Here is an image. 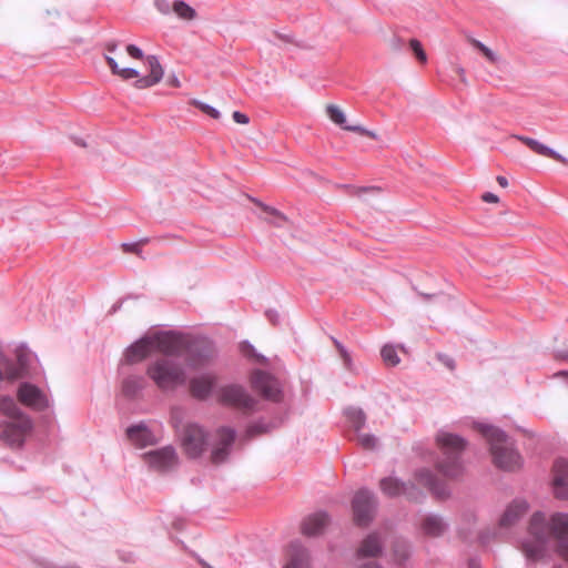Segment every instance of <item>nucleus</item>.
I'll return each instance as SVG.
<instances>
[{
    "label": "nucleus",
    "instance_id": "f257e3e1",
    "mask_svg": "<svg viewBox=\"0 0 568 568\" xmlns=\"http://www.w3.org/2000/svg\"><path fill=\"white\" fill-rule=\"evenodd\" d=\"M552 537L557 541V552L568 561V515L555 514L546 520L541 513L531 516L529 539L521 544V551L529 560H538L545 554L547 540Z\"/></svg>",
    "mask_w": 568,
    "mask_h": 568
},
{
    "label": "nucleus",
    "instance_id": "f03ea898",
    "mask_svg": "<svg viewBox=\"0 0 568 568\" xmlns=\"http://www.w3.org/2000/svg\"><path fill=\"white\" fill-rule=\"evenodd\" d=\"M126 52L133 59L143 60L149 69V73L143 75L135 68H122L112 57L106 55V63L113 74L118 75L123 81L135 79L134 87L139 90L151 88L162 80L164 70L155 55L144 57L143 51L134 44L126 45Z\"/></svg>",
    "mask_w": 568,
    "mask_h": 568
},
{
    "label": "nucleus",
    "instance_id": "7ed1b4c3",
    "mask_svg": "<svg viewBox=\"0 0 568 568\" xmlns=\"http://www.w3.org/2000/svg\"><path fill=\"white\" fill-rule=\"evenodd\" d=\"M477 430L488 442L493 462L496 467L508 471H513L521 467L523 458L514 448V444L504 432L485 424L477 425Z\"/></svg>",
    "mask_w": 568,
    "mask_h": 568
},
{
    "label": "nucleus",
    "instance_id": "20e7f679",
    "mask_svg": "<svg viewBox=\"0 0 568 568\" xmlns=\"http://www.w3.org/2000/svg\"><path fill=\"white\" fill-rule=\"evenodd\" d=\"M436 443L443 459L437 463L438 471L447 478H456L463 471L460 455L466 447V442L458 435L440 432L436 436Z\"/></svg>",
    "mask_w": 568,
    "mask_h": 568
},
{
    "label": "nucleus",
    "instance_id": "39448f33",
    "mask_svg": "<svg viewBox=\"0 0 568 568\" xmlns=\"http://www.w3.org/2000/svg\"><path fill=\"white\" fill-rule=\"evenodd\" d=\"M146 374L163 390L174 389L185 382L182 367L169 358H159L150 364Z\"/></svg>",
    "mask_w": 568,
    "mask_h": 568
},
{
    "label": "nucleus",
    "instance_id": "423d86ee",
    "mask_svg": "<svg viewBox=\"0 0 568 568\" xmlns=\"http://www.w3.org/2000/svg\"><path fill=\"white\" fill-rule=\"evenodd\" d=\"M181 446L190 458L200 457L207 447V433L197 424H186L181 434Z\"/></svg>",
    "mask_w": 568,
    "mask_h": 568
},
{
    "label": "nucleus",
    "instance_id": "0eeeda50",
    "mask_svg": "<svg viewBox=\"0 0 568 568\" xmlns=\"http://www.w3.org/2000/svg\"><path fill=\"white\" fill-rule=\"evenodd\" d=\"M376 500L368 490H359L353 498L352 509L354 521L358 526L368 525L375 513Z\"/></svg>",
    "mask_w": 568,
    "mask_h": 568
},
{
    "label": "nucleus",
    "instance_id": "6e6552de",
    "mask_svg": "<svg viewBox=\"0 0 568 568\" xmlns=\"http://www.w3.org/2000/svg\"><path fill=\"white\" fill-rule=\"evenodd\" d=\"M32 428L29 417H20L2 424L1 439L10 447H21Z\"/></svg>",
    "mask_w": 568,
    "mask_h": 568
},
{
    "label": "nucleus",
    "instance_id": "1a4fd4ad",
    "mask_svg": "<svg viewBox=\"0 0 568 568\" xmlns=\"http://www.w3.org/2000/svg\"><path fill=\"white\" fill-rule=\"evenodd\" d=\"M217 400L226 406L239 409H251L254 406L253 398L239 385H227L216 392Z\"/></svg>",
    "mask_w": 568,
    "mask_h": 568
},
{
    "label": "nucleus",
    "instance_id": "9d476101",
    "mask_svg": "<svg viewBox=\"0 0 568 568\" xmlns=\"http://www.w3.org/2000/svg\"><path fill=\"white\" fill-rule=\"evenodd\" d=\"M252 387L264 398L278 402L282 398V390L277 379L270 374L255 371L251 377Z\"/></svg>",
    "mask_w": 568,
    "mask_h": 568
},
{
    "label": "nucleus",
    "instance_id": "9b49d317",
    "mask_svg": "<svg viewBox=\"0 0 568 568\" xmlns=\"http://www.w3.org/2000/svg\"><path fill=\"white\" fill-rule=\"evenodd\" d=\"M143 460L154 470L165 471L178 465L179 457L173 447L166 446L143 455Z\"/></svg>",
    "mask_w": 568,
    "mask_h": 568
},
{
    "label": "nucleus",
    "instance_id": "f8f14e48",
    "mask_svg": "<svg viewBox=\"0 0 568 568\" xmlns=\"http://www.w3.org/2000/svg\"><path fill=\"white\" fill-rule=\"evenodd\" d=\"M154 352L166 356H175L183 353L186 347V341L174 333H158L152 335Z\"/></svg>",
    "mask_w": 568,
    "mask_h": 568
},
{
    "label": "nucleus",
    "instance_id": "ddd939ff",
    "mask_svg": "<svg viewBox=\"0 0 568 568\" xmlns=\"http://www.w3.org/2000/svg\"><path fill=\"white\" fill-rule=\"evenodd\" d=\"M235 433L229 427H221L216 430V443L211 453L213 464L223 463L229 455L230 447L234 443Z\"/></svg>",
    "mask_w": 568,
    "mask_h": 568
},
{
    "label": "nucleus",
    "instance_id": "4468645a",
    "mask_svg": "<svg viewBox=\"0 0 568 568\" xmlns=\"http://www.w3.org/2000/svg\"><path fill=\"white\" fill-rule=\"evenodd\" d=\"M552 493L557 499H568V462L559 459L552 467Z\"/></svg>",
    "mask_w": 568,
    "mask_h": 568
},
{
    "label": "nucleus",
    "instance_id": "2eb2a0df",
    "mask_svg": "<svg viewBox=\"0 0 568 568\" xmlns=\"http://www.w3.org/2000/svg\"><path fill=\"white\" fill-rule=\"evenodd\" d=\"M19 400L29 407L41 410L48 406V400L41 390L30 384H22L18 390Z\"/></svg>",
    "mask_w": 568,
    "mask_h": 568
},
{
    "label": "nucleus",
    "instance_id": "dca6fc26",
    "mask_svg": "<svg viewBox=\"0 0 568 568\" xmlns=\"http://www.w3.org/2000/svg\"><path fill=\"white\" fill-rule=\"evenodd\" d=\"M154 353L152 335L142 337L140 341L130 346L125 352L128 363H139Z\"/></svg>",
    "mask_w": 568,
    "mask_h": 568
},
{
    "label": "nucleus",
    "instance_id": "f3484780",
    "mask_svg": "<svg viewBox=\"0 0 568 568\" xmlns=\"http://www.w3.org/2000/svg\"><path fill=\"white\" fill-rule=\"evenodd\" d=\"M216 385V377L211 374L202 375L191 379L190 392L197 399H205Z\"/></svg>",
    "mask_w": 568,
    "mask_h": 568
},
{
    "label": "nucleus",
    "instance_id": "a211bd4d",
    "mask_svg": "<svg viewBox=\"0 0 568 568\" xmlns=\"http://www.w3.org/2000/svg\"><path fill=\"white\" fill-rule=\"evenodd\" d=\"M528 511V504L525 500H514L500 517L499 525L508 528L515 525Z\"/></svg>",
    "mask_w": 568,
    "mask_h": 568
},
{
    "label": "nucleus",
    "instance_id": "6ab92c4d",
    "mask_svg": "<svg viewBox=\"0 0 568 568\" xmlns=\"http://www.w3.org/2000/svg\"><path fill=\"white\" fill-rule=\"evenodd\" d=\"M514 138H516L518 141L523 142L531 151H534L535 153H537L539 155L550 158V159L558 161L565 165L568 164V160L566 158H564L561 154L557 153L556 151L551 150L550 148H548L547 145L540 143L539 141H537L535 139L524 136V135H514Z\"/></svg>",
    "mask_w": 568,
    "mask_h": 568
},
{
    "label": "nucleus",
    "instance_id": "aec40b11",
    "mask_svg": "<svg viewBox=\"0 0 568 568\" xmlns=\"http://www.w3.org/2000/svg\"><path fill=\"white\" fill-rule=\"evenodd\" d=\"M328 524V517L324 513H317L306 517L301 524V531L307 537H313L322 534L326 525Z\"/></svg>",
    "mask_w": 568,
    "mask_h": 568
},
{
    "label": "nucleus",
    "instance_id": "412c9836",
    "mask_svg": "<svg viewBox=\"0 0 568 568\" xmlns=\"http://www.w3.org/2000/svg\"><path fill=\"white\" fill-rule=\"evenodd\" d=\"M326 113L328 118L337 125L342 126L344 130L351 131V132H358L361 134H365L369 138L375 139L376 135L373 132H369L362 126L358 125H346V116L342 109H339L337 105L328 104L326 106Z\"/></svg>",
    "mask_w": 568,
    "mask_h": 568
},
{
    "label": "nucleus",
    "instance_id": "4be33fe9",
    "mask_svg": "<svg viewBox=\"0 0 568 568\" xmlns=\"http://www.w3.org/2000/svg\"><path fill=\"white\" fill-rule=\"evenodd\" d=\"M447 529V525L444 520L436 516L429 515L423 518L420 521V531L424 536L437 538L440 537Z\"/></svg>",
    "mask_w": 568,
    "mask_h": 568
},
{
    "label": "nucleus",
    "instance_id": "5701e85b",
    "mask_svg": "<svg viewBox=\"0 0 568 568\" xmlns=\"http://www.w3.org/2000/svg\"><path fill=\"white\" fill-rule=\"evenodd\" d=\"M382 554V544L377 535L372 534L367 536L361 544L357 550V557L362 560L376 558Z\"/></svg>",
    "mask_w": 568,
    "mask_h": 568
},
{
    "label": "nucleus",
    "instance_id": "b1692460",
    "mask_svg": "<svg viewBox=\"0 0 568 568\" xmlns=\"http://www.w3.org/2000/svg\"><path fill=\"white\" fill-rule=\"evenodd\" d=\"M285 568H310L307 551L297 544H292L288 549V560Z\"/></svg>",
    "mask_w": 568,
    "mask_h": 568
},
{
    "label": "nucleus",
    "instance_id": "393cba45",
    "mask_svg": "<svg viewBox=\"0 0 568 568\" xmlns=\"http://www.w3.org/2000/svg\"><path fill=\"white\" fill-rule=\"evenodd\" d=\"M344 416L346 417L348 427L351 428V430L353 432L354 435L364 430L367 417H366L365 412L362 408L347 407L344 410Z\"/></svg>",
    "mask_w": 568,
    "mask_h": 568
},
{
    "label": "nucleus",
    "instance_id": "a878e982",
    "mask_svg": "<svg viewBox=\"0 0 568 568\" xmlns=\"http://www.w3.org/2000/svg\"><path fill=\"white\" fill-rule=\"evenodd\" d=\"M379 486L382 491L389 497L407 495L408 497L414 498L413 494L408 490V486L396 478H384L381 480Z\"/></svg>",
    "mask_w": 568,
    "mask_h": 568
},
{
    "label": "nucleus",
    "instance_id": "bb28decb",
    "mask_svg": "<svg viewBox=\"0 0 568 568\" xmlns=\"http://www.w3.org/2000/svg\"><path fill=\"white\" fill-rule=\"evenodd\" d=\"M126 436L132 444L139 447H144L153 442L152 434L143 425L129 427L126 429Z\"/></svg>",
    "mask_w": 568,
    "mask_h": 568
},
{
    "label": "nucleus",
    "instance_id": "cd10ccee",
    "mask_svg": "<svg viewBox=\"0 0 568 568\" xmlns=\"http://www.w3.org/2000/svg\"><path fill=\"white\" fill-rule=\"evenodd\" d=\"M143 385L144 381L142 377H128L122 383V393L126 397H133L143 388Z\"/></svg>",
    "mask_w": 568,
    "mask_h": 568
},
{
    "label": "nucleus",
    "instance_id": "c85d7f7f",
    "mask_svg": "<svg viewBox=\"0 0 568 568\" xmlns=\"http://www.w3.org/2000/svg\"><path fill=\"white\" fill-rule=\"evenodd\" d=\"M352 440L365 450H373L378 445V438L371 433H365L364 430L353 435Z\"/></svg>",
    "mask_w": 568,
    "mask_h": 568
},
{
    "label": "nucleus",
    "instance_id": "c756f323",
    "mask_svg": "<svg viewBox=\"0 0 568 568\" xmlns=\"http://www.w3.org/2000/svg\"><path fill=\"white\" fill-rule=\"evenodd\" d=\"M0 410L10 418V420L19 419L20 417H28L23 414L13 399L2 398L0 400Z\"/></svg>",
    "mask_w": 568,
    "mask_h": 568
},
{
    "label": "nucleus",
    "instance_id": "7c9ffc66",
    "mask_svg": "<svg viewBox=\"0 0 568 568\" xmlns=\"http://www.w3.org/2000/svg\"><path fill=\"white\" fill-rule=\"evenodd\" d=\"M174 13L186 21H192L196 18V11L182 0H176L172 4Z\"/></svg>",
    "mask_w": 568,
    "mask_h": 568
},
{
    "label": "nucleus",
    "instance_id": "2f4dec72",
    "mask_svg": "<svg viewBox=\"0 0 568 568\" xmlns=\"http://www.w3.org/2000/svg\"><path fill=\"white\" fill-rule=\"evenodd\" d=\"M258 206L270 215L267 219V222L275 225V226H282L283 223L286 221V217L278 212L276 209L264 205L262 203H258Z\"/></svg>",
    "mask_w": 568,
    "mask_h": 568
},
{
    "label": "nucleus",
    "instance_id": "473e14b6",
    "mask_svg": "<svg viewBox=\"0 0 568 568\" xmlns=\"http://www.w3.org/2000/svg\"><path fill=\"white\" fill-rule=\"evenodd\" d=\"M382 358L387 366L399 364V357L394 346L385 345L381 351Z\"/></svg>",
    "mask_w": 568,
    "mask_h": 568
},
{
    "label": "nucleus",
    "instance_id": "72a5a7b5",
    "mask_svg": "<svg viewBox=\"0 0 568 568\" xmlns=\"http://www.w3.org/2000/svg\"><path fill=\"white\" fill-rule=\"evenodd\" d=\"M409 48L412 49L414 55L420 62L422 64H426L427 62V54L420 43L417 39H410L409 40Z\"/></svg>",
    "mask_w": 568,
    "mask_h": 568
},
{
    "label": "nucleus",
    "instance_id": "f704fd0d",
    "mask_svg": "<svg viewBox=\"0 0 568 568\" xmlns=\"http://www.w3.org/2000/svg\"><path fill=\"white\" fill-rule=\"evenodd\" d=\"M470 43L474 48H476L477 50H479L483 55L491 63H496L498 58H497V54L490 50L488 47H486L484 43H481L480 41L476 40V39H471L470 40Z\"/></svg>",
    "mask_w": 568,
    "mask_h": 568
},
{
    "label": "nucleus",
    "instance_id": "c9c22d12",
    "mask_svg": "<svg viewBox=\"0 0 568 568\" xmlns=\"http://www.w3.org/2000/svg\"><path fill=\"white\" fill-rule=\"evenodd\" d=\"M416 480L419 485H423L432 490L435 489V480L429 470H422L417 473Z\"/></svg>",
    "mask_w": 568,
    "mask_h": 568
},
{
    "label": "nucleus",
    "instance_id": "e433bc0d",
    "mask_svg": "<svg viewBox=\"0 0 568 568\" xmlns=\"http://www.w3.org/2000/svg\"><path fill=\"white\" fill-rule=\"evenodd\" d=\"M409 548L406 544L402 542L395 546L394 555L398 564H403L409 558Z\"/></svg>",
    "mask_w": 568,
    "mask_h": 568
},
{
    "label": "nucleus",
    "instance_id": "4c0bfd02",
    "mask_svg": "<svg viewBox=\"0 0 568 568\" xmlns=\"http://www.w3.org/2000/svg\"><path fill=\"white\" fill-rule=\"evenodd\" d=\"M22 365L7 364L4 368V375L8 379L13 381L22 376Z\"/></svg>",
    "mask_w": 568,
    "mask_h": 568
},
{
    "label": "nucleus",
    "instance_id": "58836bf2",
    "mask_svg": "<svg viewBox=\"0 0 568 568\" xmlns=\"http://www.w3.org/2000/svg\"><path fill=\"white\" fill-rule=\"evenodd\" d=\"M146 243H149V239H143L135 243H124V244H122V248L125 253L140 254L141 247L143 245H145Z\"/></svg>",
    "mask_w": 568,
    "mask_h": 568
},
{
    "label": "nucleus",
    "instance_id": "ea45409f",
    "mask_svg": "<svg viewBox=\"0 0 568 568\" xmlns=\"http://www.w3.org/2000/svg\"><path fill=\"white\" fill-rule=\"evenodd\" d=\"M195 105L202 112H204L205 114L210 115L213 119H219L220 115H221L220 112L216 109H214L213 106H211L209 104H205V103H202V102H195Z\"/></svg>",
    "mask_w": 568,
    "mask_h": 568
},
{
    "label": "nucleus",
    "instance_id": "a19ab883",
    "mask_svg": "<svg viewBox=\"0 0 568 568\" xmlns=\"http://www.w3.org/2000/svg\"><path fill=\"white\" fill-rule=\"evenodd\" d=\"M335 344H336V347L338 349L341 357L343 358L345 366L347 368H349L351 367V356H349L348 352L338 342H335Z\"/></svg>",
    "mask_w": 568,
    "mask_h": 568
},
{
    "label": "nucleus",
    "instance_id": "79ce46f5",
    "mask_svg": "<svg viewBox=\"0 0 568 568\" xmlns=\"http://www.w3.org/2000/svg\"><path fill=\"white\" fill-rule=\"evenodd\" d=\"M438 361H440L449 371L455 369V362L452 357L445 354H437Z\"/></svg>",
    "mask_w": 568,
    "mask_h": 568
},
{
    "label": "nucleus",
    "instance_id": "37998d69",
    "mask_svg": "<svg viewBox=\"0 0 568 568\" xmlns=\"http://www.w3.org/2000/svg\"><path fill=\"white\" fill-rule=\"evenodd\" d=\"M232 118L239 124H247L250 121L248 116L240 111H234Z\"/></svg>",
    "mask_w": 568,
    "mask_h": 568
},
{
    "label": "nucleus",
    "instance_id": "c03bdc74",
    "mask_svg": "<svg viewBox=\"0 0 568 568\" xmlns=\"http://www.w3.org/2000/svg\"><path fill=\"white\" fill-rule=\"evenodd\" d=\"M481 199L484 202H487V203H497L499 201V199L496 194L489 193V192L484 193Z\"/></svg>",
    "mask_w": 568,
    "mask_h": 568
},
{
    "label": "nucleus",
    "instance_id": "a18cd8bd",
    "mask_svg": "<svg viewBox=\"0 0 568 568\" xmlns=\"http://www.w3.org/2000/svg\"><path fill=\"white\" fill-rule=\"evenodd\" d=\"M358 568H383L379 564H377L375 560L368 559L363 561Z\"/></svg>",
    "mask_w": 568,
    "mask_h": 568
},
{
    "label": "nucleus",
    "instance_id": "49530a36",
    "mask_svg": "<svg viewBox=\"0 0 568 568\" xmlns=\"http://www.w3.org/2000/svg\"><path fill=\"white\" fill-rule=\"evenodd\" d=\"M455 71L457 73V75L460 78L462 81H466L465 79V70L462 68V67H455Z\"/></svg>",
    "mask_w": 568,
    "mask_h": 568
},
{
    "label": "nucleus",
    "instance_id": "de8ad7c7",
    "mask_svg": "<svg viewBox=\"0 0 568 568\" xmlns=\"http://www.w3.org/2000/svg\"><path fill=\"white\" fill-rule=\"evenodd\" d=\"M496 180L501 187L508 186V181L505 176L498 175Z\"/></svg>",
    "mask_w": 568,
    "mask_h": 568
},
{
    "label": "nucleus",
    "instance_id": "09e8293b",
    "mask_svg": "<svg viewBox=\"0 0 568 568\" xmlns=\"http://www.w3.org/2000/svg\"><path fill=\"white\" fill-rule=\"evenodd\" d=\"M205 362H206V358L201 359V361H199V362H196L195 359H193V358H192V359H190L189 365H190L191 367H194V368H195V367H197V366H200V365H203Z\"/></svg>",
    "mask_w": 568,
    "mask_h": 568
},
{
    "label": "nucleus",
    "instance_id": "8fccbe9b",
    "mask_svg": "<svg viewBox=\"0 0 568 568\" xmlns=\"http://www.w3.org/2000/svg\"><path fill=\"white\" fill-rule=\"evenodd\" d=\"M242 352L245 355H252L253 348H252V346L244 344V345H242Z\"/></svg>",
    "mask_w": 568,
    "mask_h": 568
},
{
    "label": "nucleus",
    "instance_id": "3c124183",
    "mask_svg": "<svg viewBox=\"0 0 568 568\" xmlns=\"http://www.w3.org/2000/svg\"><path fill=\"white\" fill-rule=\"evenodd\" d=\"M169 83L170 85L174 87V88H179L180 87V81L178 78L173 77L169 80Z\"/></svg>",
    "mask_w": 568,
    "mask_h": 568
},
{
    "label": "nucleus",
    "instance_id": "603ef678",
    "mask_svg": "<svg viewBox=\"0 0 568 568\" xmlns=\"http://www.w3.org/2000/svg\"><path fill=\"white\" fill-rule=\"evenodd\" d=\"M468 568H481V567H480V564L477 560L471 559L468 562Z\"/></svg>",
    "mask_w": 568,
    "mask_h": 568
},
{
    "label": "nucleus",
    "instance_id": "864d4df0",
    "mask_svg": "<svg viewBox=\"0 0 568 568\" xmlns=\"http://www.w3.org/2000/svg\"><path fill=\"white\" fill-rule=\"evenodd\" d=\"M106 49H108V51H109V52H111V53H112V52H114V51H115V49H116V44H115V43H109V44L106 45Z\"/></svg>",
    "mask_w": 568,
    "mask_h": 568
},
{
    "label": "nucleus",
    "instance_id": "5fc2aeb1",
    "mask_svg": "<svg viewBox=\"0 0 568 568\" xmlns=\"http://www.w3.org/2000/svg\"><path fill=\"white\" fill-rule=\"evenodd\" d=\"M362 191H379L378 187H366V189H362Z\"/></svg>",
    "mask_w": 568,
    "mask_h": 568
},
{
    "label": "nucleus",
    "instance_id": "6e6d98bb",
    "mask_svg": "<svg viewBox=\"0 0 568 568\" xmlns=\"http://www.w3.org/2000/svg\"><path fill=\"white\" fill-rule=\"evenodd\" d=\"M205 568H212L210 567L209 565H206L205 562H201Z\"/></svg>",
    "mask_w": 568,
    "mask_h": 568
},
{
    "label": "nucleus",
    "instance_id": "4d7b16f0",
    "mask_svg": "<svg viewBox=\"0 0 568 568\" xmlns=\"http://www.w3.org/2000/svg\"><path fill=\"white\" fill-rule=\"evenodd\" d=\"M3 378V373L0 371V381Z\"/></svg>",
    "mask_w": 568,
    "mask_h": 568
}]
</instances>
